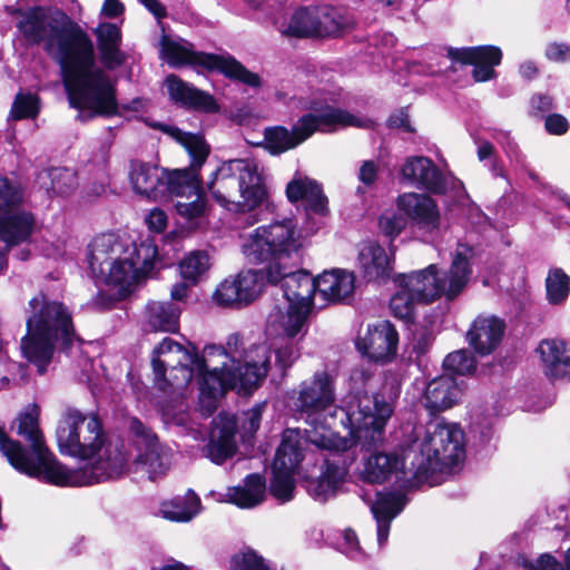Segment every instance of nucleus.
I'll return each mask as SVG.
<instances>
[{"label":"nucleus","mask_w":570,"mask_h":570,"mask_svg":"<svg viewBox=\"0 0 570 570\" xmlns=\"http://www.w3.org/2000/svg\"><path fill=\"white\" fill-rule=\"evenodd\" d=\"M517 562L524 570H562V564L550 553H542L535 560L519 556Z\"/></svg>","instance_id":"obj_54"},{"label":"nucleus","mask_w":570,"mask_h":570,"mask_svg":"<svg viewBox=\"0 0 570 570\" xmlns=\"http://www.w3.org/2000/svg\"><path fill=\"white\" fill-rule=\"evenodd\" d=\"M180 313L178 303L150 302L145 309L146 325L155 332L176 333L179 330Z\"/></svg>","instance_id":"obj_37"},{"label":"nucleus","mask_w":570,"mask_h":570,"mask_svg":"<svg viewBox=\"0 0 570 570\" xmlns=\"http://www.w3.org/2000/svg\"><path fill=\"white\" fill-rule=\"evenodd\" d=\"M461 389L455 379L444 374L429 382L424 392V405L431 414L454 406L461 397Z\"/></svg>","instance_id":"obj_29"},{"label":"nucleus","mask_w":570,"mask_h":570,"mask_svg":"<svg viewBox=\"0 0 570 570\" xmlns=\"http://www.w3.org/2000/svg\"><path fill=\"white\" fill-rule=\"evenodd\" d=\"M504 331L503 320L494 315H479L466 332V340L478 354L489 355L501 343Z\"/></svg>","instance_id":"obj_24"},{"label":"nucleus","mask_w":570,"mask_h":570,"mask_svg":"<svg viewBox=\"0 0 570 570\" xmlns=\"http://www.w3.org/2000/svg\"><path fill=\"white\" fill-rule=\"evenodd\" d=\"M402 465V461L394 453L373 452L363 458L358 475L368 483H383Z\"/></svg>","instance_id":"obj_33"},{"label":"nucleus","mask_w":570,"mask_h":570,"mask_svg":"<svg viewBox=\"0 0 570 570\" xmlns=\"http://www.w3.org/2000/svg\"><path fill=\"white\" fill-rule=\"evenodd\" d=\"M315 36H335L351 26V19L330 6L315 7Z\"/></svg>","instance_id":"obj_41"},{"label":"nucleus","mask_w":570,"mask_h":570,"mask_svg":"<svg viewBox=\"0 0 570 570\" xmlns=\"http://www.w3.org/2000/svg\"><path fill=\"white\" fill-rule=\"evenodd\" d=\"M167 170L158 165L132 160L130 163L129 179L134 190L153 200L166 197L164 183Z\"/></svg>","instance_id":"obj_23"},{"label":"nucleus","mask_w":570,"mask_h":570,"mask_svg":"<svg viewBox=\"0 0 570 570\" xmlns=\"http://www.w3.org/2000/svg\"><path fill=\"white\" fill-rule=\"evenodd\" d=\"M406 218L403 214L387 210L383 213L379 218V227L381 233L393 240L397 237L406 227Z\"/></svg>","instance_id":"obj_50"},{"label":"nucleus","mask_w":570,"mask_h":570,"mask_svg":"<svg viewBox=\"0 0 570 570\" xmlns=\"http://www.w3.org/2000/svg\"><path fill=\"white\" fill-rule=\"evenodd\" d=\"M39 114V99L32 94H17L11 106L9 119L36 118Z\"/></svg>","instance_id":"obj_47"},{"label":"nucleus","mask_w":570,"mask_h":570,"mask_svg":"<svg viewBox=\"0 0 570 570\" xmlns=\"http://www.w3.org/2000/svg\"><path fill=\"white\" fill-rule=\"evenodd\" d=\"M354 289V274L345 269L326 271L316 278V293L330 303L344 302Z\"/></svg>","instance_id":"obj_30"},{"label":"nucleus","mask_w":570,"mask_h":570,"mask_svg":"<svg viewBox=\"0 0 570 570\" xmlns=\"http://www.w3.org/2000/svg\"><path fill=\"white\" fill-rule=\"evenodd\" d=\"M399 335L389 321L368 325L364 336L356 341L357 350L370 360L386 362L394 357L397 350Z\"/></svg>","instance_id":"obj_18"},{"label":"nucleus","mask_w":570,"mask_h":570,"mask_svg":"<svg viewBox=\"0 0 570 570\" xmlns=\"http://www.w3.org/2000/svg\"><path fill=\"white\" fill-rule=\"evenodd\" d=\"M246 420L243 428L246 432L254 433L258 430L262 420V406H254L245 413Z\"/></svg>","instance_id":"obj_60"},{"label":"nucleus","mask_w":570,"mask_h":570,"mask_svg":"<svg viewBox=\"0 0 570 570\" xmlns=\"http://www.w3.org/2000/svg\"><path fill=\"white\" fill-rule=\"evenodd\" d=\"M161 57L171 67L189 65L206 70H218L227 78L252 88L261 87V77L249 71L230 55H213L195 51L187 41L161 40Z\"/></svg>","instance_id":"obj_12"},{"label":"nucleus","mask_w":570,"mask_h":570,"mask_svg":"<svg viewBox=\"0 0 570 570\" xmlns=\"http://www.w3.org/2000/svg\"><path fill=\"white\" fill-rule=\"evenodd\" d=\"M570 294V276L559 267L549 269L546 278V296L551 305H562Z\"/></svg>","instance_id":"obj_43"},{"label":"nucleus","mask_w":570,"mask_h":570,"mask_svg":"<svg viewBox=\"0 0 570 570\" xmlns=\"http://www.w3.org/2000/svg\"><path fill=\"white\" fill-rule=\"evenodd\" d=\"M36 225L35 215L20 205L0 215V272L7 267L9 250L28 242Z\"/></svg>","instance_id":"obj_16"},{"label":"nucleus","mask_w":570,"mask_h":570,"mask_svg":"<svg viewBox=\"0 0 570 570\" xmlns=\"http://www.w3.org/2000/svg\"><path fill=\"white\" fill-rule=\"evenodd\" d=\"M296 472L273 466V478L269 482L271 494L279 502H288L294 498Z\"/></svg>","instance_id":"obj_45"},{"label":"nucleus","mask_w":570,"mask_h":570,"mask_svg":"<svg viewBox=\"0 0 570 570\" xmlns=\"http://www.w3.org/2000/svg\"><path fill=\"white\" fill-rule=\"evenodd\" d=\"M153 127L180 142L186 148L189 157H196V165H199L202 160H207L210 147L202 136L184 132L179 128L167 124H155Z\"/></svg>","instance_id":"obj_40"},{"label":"nucleus","mask_w":570,"mask_h":570,"mask_svg":"<svg viewBox=\"0 0 570 570\" xmlns=\"http://www.w3.org/2000/svg\"><path fill=\"white\" fill-rule=\"evenodd\" d=\"M309 440L321 451H326L322 473L316 479L306 480L305 488L308 494L320 502L333 498L344 482L348 468L355 460L353 448L358 441L356 438H342L333 431L309 435Z\"/></svg>","instance_id":"obj_11"},{"label":"nucleus","mask_w":570,"mask_h":570,"mask_svg":"<svg viewBox=\"0 0 570 570\" xmlns=\"http://www.w3.org/2000/svg\"><path fill=\"white\" fill-rule=\"evenodd\" d=\"M321 433L315 430L287 429L283 433L282 442L276 451L273 465L275 469H285L296 472L305 456L308 444L315 446L309 435Z\"/></svg>","instance_id":"obj_26"},{"label":"nucleus","mask_w":570,"mask_h":570,"mask_svg":"<svg viewBox=\"0 0 570 570\" xmlns=\"http://www.w3.org/2000/svg\"><path fill=\"white\" fill-rule=\"evenodd\" d=\"M206 160L196 163V157H190V165L184 169H175L173 171L167 170V177L165 179L166 197L176 196L186 199H190L193 195L203 191L202 181L199 179V170Z\"/></svg>","instance_id":"obj_31"},{"label":"nucleus","mask_w":570,"mask_h":570,"mask_svg":"<svg viewBox=\"0 0 570 570\" xmlns=\"http://www.w3.org/2000/svg\"><path fill=\"white\" fill-rule=\"evenodd\" d=\"M206 189L223 207H258L266 198V188L254 158L224 161L206 183Z\"/></svg>","instance_id":"obj_9"},{"label":"nucleus","mask_w":570,"mask_h":570,"mask_svg":"<svg viewBox=\"0 0 570 570\" xmlns=\"http://www.w3.org/2000/svg\"><path fill=\"white\" fill-rule=\"evenodd\" d=\"M22 194L8 178L0 176V215L21 205Z\"/></svg>","instance_id":"obj_53"},{"label":"nucleus","mask_w":570,"mask_h":570,"mask_svg":"<svg viewBox=\"0 0 570 570\" xmlns=\"http://www.w3.org/2000/svg\"><path fill=\"white\" fill-rule=\"evenodd\" d=\"M165 85L170 100L176 105L204 112H217L219 110V105L212 95L197 89L176 75L167 76Z\"/></svg>","instance_id":"obj_25"},{"label":"nucleus","mask_w":570,"mask_h":570,"mask_svg":"<svg viewBox=\"0 0 570 570\" xmlns=\"http://www.w3.org/2000/svg\"><path fill=\"white\" fill-rule=\"evenodd\" d=\"M215 356H226L222 347L208 345L202 357L194 345L184 346L170 337H165L153 351L151 366L155 383L160 390L169 384L177 386L188 384L193 376L198 379L200 402L212 413L216 407V399L227 390L248 391L257 386L266 377L264 365L256 371L246 372L240 377L235 375L219 376L216 373Z\"/></svg>","instance_id":"obj_5"},{"label":"nucleus","mask_w":570,"mask_h":570,"mask_svg":"<svg viewBox=\"0 0 570 570\" xmlns=\"http://www.w3.org/2000/svg\"><path fill=\"white\" fill-rule=\"evenodd\" d=\"M492 138L502 146L508 157L514 159L515 161H521V153L519 150L517 142L511 137L510 132L503 130H495L492 135Z\"/></svg>","instance_id":"obj_56"},{"label":"nucleus","mask_w":570,"mask_h":570,"mask_svg":"<svg viewBox=\"0 0 570 570\" xmlns=\"http://www.w3.org/2000/svg\"><path fill=\"white\" fill-rule=\"evenodd\" d=\"M450 55L462 63L472 65V76L478 82L493 79L497 76L494 67L502 60V51L495 46L460 48L451 50Z\"/></svg>","instance_id":"obj_22"},{"label":"nucleus","mask_w":570,"mask_h":570,"mask_svg":"<svg viewBox=\"0 0 570 570\" xmlns=\"http://www.w3.org/2000/svg\"><path fill=\"white\" fill-rule=\"evenodd\" d=\"M292 402L299 419L312 430L325 432L338 412L335 407V377L326 371L315 372L311 380L303 381L292 392ZM393 404L382 395H355L347 409H340L341 423L350 429L351 438L368 445L381 442L384 428L393 414Z\"/></svg>","instance_id":"obj_4"},{"label":"nucleus","mask_w":570,"mask_h":570,"mask_svg":"<svg viewBox=\"0 0 570 570\" xmlns=\"http://www.w3.org/2000/svg\"><path fill=\"white\" fill-rule=\"evenodd\" d=\"M463 432L455 423L431 422L421 445V454L425 458V469L436 470L451 468L463 460L465 451Z\"/></svg>","instance_id":"obj_13"},{"label":"nucleus","mask_w":570,"mask_h":570,"mask_svg":"<svg viewBox=\"0 0 570 570\" xmlns=\"http://www.w3.org/2000/svg\"><path fill=\"white\" fill-rule=\"evenodd\" d=\"M146 224L149 229L160 233L166 228L167 225V216L164 210L159 208H155L149 212L146 217Z\"/></svg>","instance_id":"obj_59"},{"label":"nucleus","mask_w":570,"mask_h":570,"mask_svg":"<svg viewBox=\"0 0 570 570\" xmlns=\"http://www.w3.org/2000/svg\"><path fill=\"white\" fill-rule=\"evenodd\" d=\"M48 177L51 180V190L57 195H68L77 187V177L71 169L51 168Z\"/></svg>","instance_id":"obj_48"},{"label":"nucleus","mask_w":570,"mask_h":570,"mask_svg":"<svg viewBox=\"0 0 570 570\" xmlns=\"http://www.w3.org/2000/svg\"><path fill=\"white\" fill-rule=\"evenodd\" d=\"M236 430L237 422L235 416L219 414L214 420L207 444L202 449L203 455L215 464H223L228 459H232L238 449Z\"/></svg>","instance_id":"obj_19"},{"label":"nucleus","mask_w":570,"mask_h":570,"mask_svg":"<svg viewBox=\"0 0 570 570\" xmlns=\"http://www.w3.org/2000/svg\"><path fill=\"white\" fill-rule=\"evenodd\" d=\"M268 328H274V330L281 331V336L277 338V341L269 342V345L266 347L268 348V353L271 352V350L274 351L276 364L283 371H286L299 357V355H301L299 341L304 336L297 335L295 337H288L285 335L284 331L278 325L271 326L268 324ZM268 356L271 357L269 354H268Z\"/></svg>","instance_id":"obj_42"},{"label":"nucleus","mask_w":570,"mask_h":570,"mask_svg":"<svg viewBox=\"0 0 570 570\" xmlns=\"http://www.w3.org/2000/svg\"><path fill=\"white\" fill-rule=\"evenodd\" d=\"M315 7L299 8L276 21L277 30L288 38H307L315 36Z\"/></svg>","instance_id":"obj_38"},{"label":"nucleus","mask_w":570,"mask_h":570,"mask_svg":"<svg viewBox=\"0 0 570 570\" xmlns=\"http://www.w3.org/2000/svg\"><path fill=\"white\" fill-rule=\"evenodd\" d=\"M130 431L138 438V446L145 445V452L140 453L135 461L136 471L148 474L151 481L157 480L168 469L167 462L159 452L157 436L137 419L130 421Z\"/></svg>","instance_id":"obj_21"},{"label":"nucleus","mask_w":570,"mask_h":570,"mask_svg":"<svg viewBox=\"0 0 570 570\" xmlns=\"http://www.w3.org/2000/svg\"><path fill=\"white\" fill-rule=\"evenodd\" d=\"M210 259L206 252L194 250L179 263V272L185 281L195 284L209 269Z\"/></svg>","instance_id":"obj_44"},{"label":"nucleus","mask_w":570,"mask_h":570,"mask_svg":"<svg viewBox=\"0 0 570 570\" xmlns=\"http://www.w3.org/2000/svg\"><path fill=\"white\" fill-rule=\"evenodd\" d=\"M443 366L449 372L465 375L475 370V360L469 351L459 350L444 358Z\"/></svg>","instance_id":"obj_49"},{"label":"nucleus","mask_w":570,"mask_h":570,"mask_svg":"<svg viewBox=\"0 0 570 570\" xmlns=\"http://www.w3.org/2000/svg\"><path fill=\"white\" fill-rule=\"evenodd\" d=\"M553 107L552 98L547 95H537L531 99V108L537 112H546Z\"/></svg>","instance_id":"obj_63"},{"label":"nucleus","mask_w":570,"mask_h":570,"mask_svg":"<svg viewBox=\"0 0 570 570\" xmlns=\"http://www.w3.org/2000/svg\"><path fill=\"white\" fill-rule=\"evenodd\" d=\"M157 257V247L146 239L139 245L129 237L101 234L89 245L88 263L94 277L99 282L118 286L120 292L151 272Z\"/></svg>","instance_id":"obj_6"},{"label":"nucleus","mask_w":570,"mask_h":570,"mask_svg":"<svg viewBox=\"0 0 570 570\" xmlns=\"http://www.w3.org/2000/svg\"><path fill=\"white\" fill-rule=\"evenodd\" d=\"M230 570H272L263 557L253 550L243 551L232 557Z\"/></svg>","instance_id":"obj_51"},{"label":"nucleus","mask_w":570,"mask_h":570,"mask_svg":"<svg viewBox=\"0 0 570 570\" xmlns=\"http://www.w3.org/2000/svg\"><path fill=\"white\" fill-rule=\"evenodd\" d=\"M546 129L551 135H563L569 129V122L560 114H552L546 118Z\"/></svg>","instance_id":"obj_58"},{"label":"nucleus","mask_w":570,"mask_h":570,"mask_svg":"<svg viewBox=\"0 0 570 570\" xmlns=\"http://www.w3.org/2000/svg\"><path fill=\"white\" fill-rule=\"evenodd\" d=\"M200 507L199 497L194 491L188 490L184 497L163 502L159 513L169 521L188 522L199 513Z\"/></svg>","instance_id":"obj_39"},{"label":"nucleus","mask_w":570,"mask_h":570,"mask_svg":"<svg viewBox=\"0 0 570 570\" xmlns=\"http://www.w3.org/2000/svg\"><path fill=\"white\" fill-rule=\"evenodd\" d=\"M303 239L292 219L262 225L242 236V253L249 264H267L271 283L281 282L286 311L277 308L268 315L267 324L278 325L288 337L305 336L312 297L316 293V278L307 272H287L285 261L297 255Z\"/></svg>","instance_id":"obj_3"},{"label":"nucleus","mask_w":570,"mask_h":570,"mask_svg":"<svg viewBox=\"0 0 570 570\" xmlns=\"http://www.w3.org/2000/svg\"><path fill=\"white\" fill-rule=\"evenodd\" d=\"M38 417L39 409L32 405L18 416L12 428L28 448L9 439L0 429V451L19 472L58 487L91 485L124 474L127 458L118 444L106 441L97 415L68 409L58 423L56 436L60 452L92 460L78 470L66 468L49 452Z\"/></svg>","instance_id":"obj_1"},{"label":"nucleus","mask_w":570,"mask_h":570,"mask_svg":"<svg viewBox=\"0 0 570 570\" xmlns=\"http://www.w3.org/2000/svg\"><path fill=\"white\" fill-rule=\"evenodd\" d=\"M357 261L363 277L368 282L389 277L392 271L390 256L382 246L375 243L363 245Z\"/></svg>","instance_id":"obj_36"},{"label":"nucleus","mask_w":570,"mask_h":570,"mask_svg":"<svg viewBox=\"0 0 570 570\" xmlns=\"http://www.w3.org/2000/svg\"><path fill=\"white\" fill-rule=\"evenodd\" d=\"M546 57L554 62H564L570 59V46L564 42H551L547 46Z\"/></svg>","instance_id":"obj_57"},{"label":"nucleus","mask_w":570,"mask_h":570,"mask_svg":"<svg viewBox=\"0 0 570 570\" xmlns=\"http://www.w3.org/2000/svg\"><path fill=\"white\" fill-rule=\"evenodd\" d=\"M242 341L238 334H233L226 342V347L220 346L226 356H215V364L217 366L216 373L219 376L235 375L236 377L243 376L247 367L249 373L256 371V365H264L266 374L269 370V356L266 345H256L245 354L239 350Z\"/></svg>","instance_id":"obj_15"},{"label":"nucleus","mask_w":570,"mask_h":570,"mask_svg":"<svg viewBox=\"0 0 570 570\" xmlns=\"http://www.w3.org/2000/svg\"><path fill=\"white\" fill-rule=\"evenodd\" d=\"M537 353L547 377L570 380V345L564 340H542L537 347Z\"/></svg>","instance_id":"obj_27"},{"label":"nucleus","mask_w":570,"mask_h":570,"mask_svg":"<svg viewBox=\"0 0 570 570\" xmlns=\"http://www.w3.org/2000/svg\"><path fill=\"white\" fill-rule=\"evenodd\" d=\"M265 497V479L254 473L247 475L243 484L228 488L222 501L233 503L242 509H252L262 504Z\"/></svg>","instance_id":"obj_34"},{"label":"nucleus","mask_w":570,"mask_h":570,"mask_svg":"<svg viewBox=\"0 0 570 570\" xmlns=\"http://www.w3.org/2000/svg\"><path fill=\"white\" fill-rule=\"evenodd\" d=\"M399 288L390 299V309L395 317L407 321L413 316L415 305L422 303L407 288Z\"/></svg>","instance_id":"obj_46"},{"label":"nucleus","mask_w":570,"mask_h":570,"mask_svg":"<svg viewBox=\"0 0 570 570\" xmlns=\"http://www.w3.org/2000/svg\"><path fill=\"white\" fill-rule=\"evenodd\" d=\"M95 33L97 36L100 59L107 69L114 70L126 61V53L120 49L121 31L115 23H99Z\"/></svg>","instance_id":"obj_32"},{"label":"nucleus","mask_w":570,"mask_h":570,"mask_svg":"<svg viewBox=\"0 0 570 570\" xmlns=\"http://www.w3.org/2000/svg\"><path fill=\"white\" fill-rule=\"evenodd\" d=\"M363 499L370 503L371 512L376 520L377 543L383 546L389 537L391 521L404 509L406 499L399 492L376 493L375 501Z\"/></svg>","instance_id":"obj_28"},{"label":"nucleus","mask_w":570,"mask_h":570,"mask_svg":"<svg viewBox=\"0 0 570 570\" xmlns=\"http://www.w3.org/2000/svg\"><path fill=\"white\" fill-rule=\"evenodd\" d=\"M150 11L157 19H163L167 16L166 8L158 0H138Z\"/></svg>","instance_id":"obj_64"},{"label":"nucleus","mask_w":570,"mask_h":570,"mask_svg":"<svg viewBox=\"0 0 570 570\" xmlns=\"http://www.w3.org/2000/svg\"><path fill=\"white\" fill-rule=\"evenodd\" d=\"M395 204L399 212L406 218V222L409 220L419 230L434 233L440 229V209L431 196L407 191L399 195Z\"/></svg>","instance_id":"obj_17"},{"label":"nucleus","mask_w":570,"mask_h":570,"mask_svg":"<svg viewBox=\"0 0 570 570\" xmlns=\"http://www.w3.org/2000/svg\"><path fill=\"white\" fill-rule=\"evenodd\" d=\"M286 195L291 203L304 200L306 209L315 214L324 215L327 210V199L323 195L321 186L309 178H293L287 184Z\"/></svg>","instance_id":"obj_35"},{"label":"nucleus","mask_w":570,"mask_h":570,"mask_svg":"<svg viewBox=\"0 0 570 570\" xmlns=\"http://www.w3.org/2000/svg\"><path fill=\"white\" fill-rule=\"evenodd\" d=\"M377 176V166L374 161L366 160L360 168L358 179L366 186L374 184Z\"/></svg>","instance_id":"obj_61"},{"label":"nucleus","mask_w":570,"mask_h":570,"mask_svg":"<svg viewBox=\"0 0 570 570\" xmlns=\"http://www.w3.org/2000/svg\"><path fill=\"white\" fill-rule=\"evenodd\" d=\"M193 197L194 199L191 200L181 198L175 204L177 214L188 220L202 217L206 210V202L203 191L193 195Z\"/></svg>","instance_id":"obj_52"},{"label":"nucleus","mask_w":570,"mask_h":570,"mask_svg":"<svg viewBox=\"0 0 570 570\" xmlns=\"http://www.w3.org/2000/svg\"><path fill=\"white\" fill-rule=\"evenodd\" d=\"M401 177L409 185L432 194H443L446 180L440 168L428 157L412 156L401 167Z\"/></svg>","instance_id":"obj_20"},{"label":"nucleus","mask_w":570,"mask_h":570,"mask_svg":"<svg viewBox=\"0 0 570 570\" xmlns=\"http://www.w3.org/2000/svg\"><path fill=\"white\" fill-rule=\"evenodd\" d=\"M473 248L459 244L452 255L449 269L440 273L438 265L402 274L396 278L399 287L411 291L422 304H431L442 297L454 301L468 286L472 276Z\"/></svg>","instance_id":"obj_8"},{"label":"nucleus","mask_w":570,"mask_h":570,"mask_svg":"<svg viewBox=\"0 0 570 570\" xmlns=\"http://www.w3.org/2000/svg\"><path fill=\"white\" fill-rule=\"evenodd\" d=\"M370 120H362L344 110L326 106L301 117L292 131L283 126L264 130L263 146L272 155H279L295 148L315 131L330 132L346 126L368 127Z\"/></svg>","instance_id":"obj_10"},{"label":"nucleus","mask_w":570,"mask_h":570,"mask_svg":"<svg viewBox=\"0 0 570 570\" xmlns=\"http://www.w3.org/2000/svg\"><path fill=\"white\" fill-rule=\"evenodd\" d=\"M338 549L352 560L362 561L365 559V553L360 547L357 535L351 529L343 531Z\"/></svg>","instance_id":"obj_55"},{"label":"nucleus","mask_w":570,"mask_h":570,"mask_svg":"<svg viewBox=\"0 0 570 570\" xmlns=\"http://www.w3.org/2000/svg\"><path fill=\"white\" fill-rule=\"evenodd\" d=\"M265 278H267L266 272L242 271L235 277L226 278L218 285L213 294V301L223 307L247 305L261 295Z\"/></svg>","instance_id":"obj_14"},{"label":"nucleus","mask_w":570,"mask_h":570,"mask_svg":"<svg viewBox=\"0 0 570 570\" xmlns=\"http://www.w3.org/2000/svg\"><path fill=\"white\" fill-rule=\"evenodd\" d=\"M29 306L31 313L27 320V334L21 340V351L42 374L57 345L71 353L75 344L83 342L76 336L71 314L62 303L50 301L40 293L29 302Z\"/></svg>","instance_id":"obj_7"},{"label":"nucleus","mask_w":570,"mask_h":570,"mask_svg":"<svg viewBox=\"0 0 570 570\" xmlns=\"http://www.w3.org/2000/svg\"><path fill=\"white\" fill-rule=\"evenodd\" d=\"M125 8L119 0H105L101 14L107 18H117L122 14Z\"/></svg>","instance_id":"obj_62"},{"label":"nucleus","mask_w":570,"mask_h":570,"mask_svg":"<svg viewBox=\"0 0 570 570\" xmlns=\"http://www.w3.org/2000/svg\"><path fill=\"white\" fill-rule=\"evenodd\" d=\"M20 13L17 28L29 43H42L59 63L69 104L79 110L78 119L117 114L115 87L107 72L96 63L89 36L65 12L36 7Z\"/></svg>","instance_id":"obj_2"}]
</instances>
